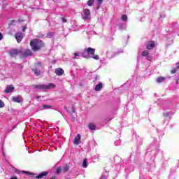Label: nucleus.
Returning <instances> with one entry per match:
<instances>
[{"mask_svg": "<svg viewBox=\"0 0 179 179\" xmlns=\"http://www.w3.org/2000/svg\"><path fill=\"white\" fill-rule=\"evenodd\" d=\"M23 173H24L25 174H31V173H30V172H27V171H24Z\"/></svg>", "mask_w": 179, "mask_h": 179, "instance_id": "nucleus-35", "label": "nucleus"}, {"mask_svg": "<svg viewBox=\"0 0 179 179\" xmlns=\"http://www.w3.org/2000/svg\"><path fill=\"white\" fill-rule=\"evenodd\" d=\"M22 31H26V27H22Z\"/></svg>", "mask_w": 179, "mask_h": 179, "instance_id": "nucleus-36", "label": "nucleus"}, {"mask_svg": "<svg viewBox=\"0 0 179 179\" xmlns=\"http://www.w3.org/2000/svg\"><path fill=\"white\" fill-rule=\"evenodd\" d=\"M3 38V36L2 35V33L0 32V40H2Z\"/></svg>", "mask_w": 179, "mask_h": 179, "instance_id": "nucleus-33", "label": "nucleus"}, {"mask_svg": "<svg viewBox=\"0 0 179 179\" xmlns=\"http://www.w3.org/2000/svg\"><path fill=\"white\" fill-rule=\"evenodd\" d=\"M33 55V52L30 49H27L21 55V58H26Z\"/></svg>", "mask_w": 179, "mask_h": 179, "instance_id": "nucleus-6", "label": "nucleus"}, {"mask_svg": "<svg viewBox=\"0 0 179 179\" xmlns=\"http://www.w3.org/2000/svg\"><path fill=\"white\" fill-rule=\"evenodd\" d=\"M62 20L63 23H66V22H67L66 18L62 17Z\"/></svg>", "mask_w": 179, "mask_h": 179, "instance_id": "nucleus-29", "label": "nucleus"}, {"mask_svg": "<svg viewBox=\"0 0 179 179\" xmlns=\"http://www.w3.org/2000/svg\"><path fill=\"white\" fill-rule=\"evenodd\" d=\"M8 54L11 58H16L19 54H22V50L11 49L9 50Z\"/></svg>", "mask_w": 179, "mask_h": 179, "instance_id": "nucleus-4", "label": "nucleus"}, {"mask_svg": "<svg viewBox=\"0 0 179 179\" xmlns=\"http://www.w3.org/2000/svg\"><path fill=\"white\" fill-rule=\"evenodd\" d=\"M62 170L63 173H66V172L69 171V166L66 165V166H63Z\"/></svg>", "mask_w": 179, "mask_h": 179, "instance_id": "nucleus-18", "label": "nucleus"}, {"mask_svg": "<svg viewBox=\"0 0 179 179\" xmlns=\"http://www.w3.org/2000/svg\"><path fill=\"white\" fill-rule=\"evenodd\" d=\"M147 59L148 61H152V57L151 56H149V55L147 56Z\"/></svg>", "mask_w": 179, "mask_h": 179, "instance_id": "nucleus-30", "label": "nucleus"}, {"mask_svg": "<svg viewBox=\"0 0 179 179\" xmlns=\"http://www.w3.org/2000/svg\"><path fill=\"white\" fill-rule=\"evenodd\" d=\"M41 62H36L35 63V66H41Z\"/></svg>", "mask_w": 179, "mask_h": 179, "instance_id": "nucleus-28", "label": "nucleus"}, {"mask_svg": "<svg viewBox=\"0 0 179 179\" xmlns=\"http://www.w3.org/2000/svg\"><path fill=\"white\" fill-rule=\"evenodd\" d=\"M47 176H48V172H43L41 174L38 175L36 178L40 179V178H45V177H47Z\"/></svg>", "mask_w": 179, "mask_h": 179, "instance_id": "nucleus-13", "label": "nucleus"}, {"mask_svg": "<svg viewBox=\"0 0 179 179\" xmlns=\"http://www.w3.org/2000/svg\"><path fill=\"white\" fill-rule=\"evenodd\" d=\"M142 57H148L149 55V51L143 50L141 53Z\"/></svg>", "mask_w": 179, "mask_h": 179, "instance_id": "nucleus-20", "label": "nucleus"}, {"mask_svg": "<svg viewBox=\"0 0 179 179\" xmlns=\"http://www.w3.org/2000/svg\"><path fill=\"white\" fill-rule=\"evenodd\" d=\"M10 179H17V177L15 176V177H12Z\"/></svg>", "mask_w": 179, "mask_h": 179, "instance_id": "nucleus-37", "label": "nucleus"}, {"mask_svg": "<svg viewBox=\"0 0 179 179\" xmlns=\"http://www.w3.org/2000/svg\"><path fill=\"white\" fill-rule=\"evenodd\" d=\"M13 90H15V87H13V85H8L6 87L4 92L6 93H12Z\"/></svg>", "mask_w": 179, "mask_h": 179, "instance_id": "nucleus-11", "label": "nucleus"}, {"mask_svg": "<svg viewBox=\"0 0 179 179\" xmlns=\"http://www.w3.org/2000/svg\"><path fill=\"white\" fill-rule=\"evenodd\" d=\"M64 108L66 110V106H64Z\"/></svg>", "mask_w": 179, "mask_h": 179, "instance_id": "nucleus-39", "label": "nucleus"}, {"mask_svg": "<svg viewBox=\"0 0 179 179\" xmlns=\"http://www.w3.org/2000/svg\"><path fill=\"white\" fill-rule=\"evenodd\" d=\"M33 87L36 89L37 90H50V89H55V84L49 83L48 85H34Z\"/></svg>", "mask_w": 179, "mask_h": 179, "instance_id": "nucleus-3", "label": "nucleus"}, {"mask_svg": "<svg viewBox=\"0 0 179 179\" xmlns=\"http://www.w3.org/2000/svg\"><path fill=\"white\" fill-rule=\"evenodd\" d=\"M71 111H72V113H73V114H75V113H76V110H75V108H71Z\"/></svg>", "mask_w": 179, "mask_h": 179, "instance_id": "nucleus-32", "label": "nucleus"}, {"mask_svg": "<svg viewBox=\"0 0 179 179\" xmlns=\"http://www.w3.org/2000/svg\"><path fill=\"white\" fill-rule=\"evenodd\" d=\"M101 89H103V84L100 83L95 86L94 90L95 92H100Z\"/></svg>", "mask_w": 179, "mask_h": 179, "instance_id": "nucleus-14", "label": "nucleus"}, {"mask_svg": "<svg viewBox=\"0 0 179 179\" xmlns=\"http://www.w3.org/2000/svg\"><path fill=\"white\" fill-rule=\"evenodd\" d=\"M78 55H78V53H76V52L74 53V56H75V57H78Z\"/></svg>", "mask_w": 179, "mask_h": 179, "instance_id": "nucleus-38", "label": "nucleus"}, {"mask_svg": "<svg viewBox=\"0 0 179 179\" xmlns=\"http://www.w3.org/2000/svg\"><path fill=\"white\" fill-rule=\"evenodd\" d=\"M95 52L96 49L92 48H87L85 49L82 54V57H83V58H93L97 61L99 60V55H95Z\"/></svg>", "mask_w": 179, "mask_h": 179, "instance_id": "nucleus-1", "label": "nucleus"}, {"mask_svg": "<svg viewBox=\"0 0 179 179\" xmlns=\"http://www.w3.org/2000/svg\"><path fill=\"white\" fill-rule=\"evenodd\" d=\"M36 99L38 101H40V99H41V96H36Z\"/></svg>", "mask_w": 179, "mask_h": 179, "instance_id": "nucleus-31", "label": "nucleus"}, {"mask_svg": "<svg viewBox=\"0 0 179 179\" xmlns=\"http://www.w3.org/2000/svg\"><path fill=\"white\" fill-rule=\"evenodd\" d=\"M127 19H128V17L127 16V15H122V20L123 22H127Z\"/></svg>", "mask_w": 179, "mask_h": 179, "instance_id": "nucleus-23", "label": "nucleus"}, {"mask_svg": "<svg viewBox=\"0 0 179 179\" xmlns=\"http://www.w3.org/2000/svg\"><path fill=\"white\" fill-rule=\"evenodd\" d=\"M96 1H103V0H96Z\"/></svg>", "mask_w": 179, "mask_h": 179, "instance_id": "nucleus-40", "label": "nucleus"}, {"mask_svg": "<svg viewBox=\"0 0 179 179\" xmlns=\"http://www.w3.org/2000/svg\"><path fill=\"white\" fill-rule=\"evenodd\" d=\"M33 72L36 75V76H40L41 74V71L38 70L37 69H33Z\"/></svg>", "mask_w": 179, "mask_h": 179, "instance_id": "nucleus-15", "label": "nucleus"}, {"mask_svg": "<svg viewBox=\"0 0 179 179\" xmlns=\"http://www.w3.org/2000/svg\"><path fill=\"white\" fill-rule=\"evenodd\" d=\"M30 45L33 51H40L44 47V42L38 39H34L30 41Z\"/></svg>", "mask_w": 179, "mask_h": 179, "instance_id": "nucleus-2", "label": "nucleus"}, {"mask_svg": "<svg viewBox=\"0 0 179 179\" xmlns=\"http://www.w3.org/2000/svg\"><path fill=\"white\" fill-rule=\"evenodd\" d=\"M176 68L179 69V62L176 64Z\"/></svg>", "mask_w": 179, "mask_h": 179, "instance_id": "nucleus-34", "label": "nucleus"}, {"mask_svg": "<svg viewBox=\"0 0 179 179\" xmlns=\"http://www.w3.org/2000/svg\"><path fill=\"white\" fill-rule=\"evenodd\" d=\"M83 167L84 169H87V159L85 158L83 162Z\"/></svg>", "mask_w": 179, "mask_h": 179, "instance_id": "nucleus-19", "label": "nucleus"}, {"mask_svg": "<svg viewBox=\"0 0 179 179\" xmlns=\"http://www.w3.org/2000/svg\"><path fill=\"white\" fill-rule=\"evenodd\" d=\"M155 47H156V44L153 41L148 42V43L146 45L147 50H152V48H155Z\"/></svg>", "mask_w": 179, "mask_h": 179, "instance_id": "nucleus-9", "label": "nucleus"}, {"mask_svg": "<svg viewBox=\"0 0 179 179\" xmlns=\"http://www.w3.org/2000/svg\"><path fill=\"white\" fill-rule=\"evenodd\" d=\"M80 138H81L80 134H77V136L75 137L74 141H73L74 145H78L80 144Z\"/></svg>", "mask_w": 179, "mask_h": 179, "instance_id": "nucleus-12", "label": "nucleus"}, {"mask_svg": "<svg viewBox=\"0 0 179 179\" xmlns=\"http://www.w3.org/2000/svg\"><path fill=\"white\" fill-rule=\"evenodd\" d=\"M102 3H103V1H98L96 2V9H100V6H101Z\"/></svg>", "mask_w": 179, "mask_h": 179, "instance_id": "nucleus-21", "label": "nucleus"}, {"mask_svg": "<svg viewBox=\"0 0 179 179\" xmlns=\"http://www.w3.org/2000/svg\"><path fill=\"white\" fill-rule=\"evenodd\" d=\"M88 127L91 131H94V129H96V124L94 123H90Z\"/></svg>", "mask_w": 179, "mask_h": 179, "instance_id": "nucleus-17", "label": "nucleus"}, {"mask_svg": "<svg viewBox=\"0 0 179 179\" xmlns=\"http://www.w3.org/2000/svg\"><path fill=\"white\" fill-rule=\"evenodd\" d=\"M84 16L83 19L84 20H90V10L87 8H85L83 10Z\"/></svg>", "mask_w": 179, "mask_h": 179, "instance_id": "nucleus-5", "label": "nucleus"}, {"mask_svg": "<svg viewBox=\"0 0 179 179\" xmlns=\"http://www.w3.org/2000/svg\"><path fill=\"white\" fill-rule=\"evenodd\" d=\"M12 100L14 103H22V101H23V98L20 96H13Z\"/></svg>", "mask_w": 179, "mask_h": 179, "instance_id": "nucleus-10", "label": "nucleus"}, {"mask_svg": "<svg viewBox=\"0 0 179 179\" xmlns=\"http://www.w3.org/2000/svg\"><path fill=\"white\" fill-rule=\"evenodd\" d=\"M61 171H62V168L58 167L56 170V174H61Z\"/></svg>", "mask_w": 179, "mask_h": 179, "instance_id": "nucleus-24", "label": "nucleus"}, {"mask_svg": "<svg viewBox=\"0 0 179 179\" xmlns=\"http://www.w3.org/2000/svg\"><path fill=\"white\" fill-rule=\"evenodd\" d=\"M164 80H166V78L164 77H158L157 78V83H162V82H164Z\"/></svg>", "mask_w": 179, "mask_h": 179, "instance_id": "nucleus-16", "label": "nucleus"}, {"mask_svg": "<svg viewBox=\"0 0 179 179\" xmlns=\"http://www.w3.org/2000/svg\"><path fill=\"white\" fill-rule=\"evenodd\" d=\"M15 37L17 41V43H22V40H23V34L22 32H17L15 34Z\"/></svg>", "mask_w": 179, "mask_h": 179, "instance_id": "nucleus-7", "label": "nucleus"}, {"mask_svg": "<svg viewBox=\"0 0 179 179\" xmlns=\"http://www.w3.org/2000/svg\"><path fill=\"white\" fill-rule=\"evenodd\" d=\"M94 3V1H88L87 3V5L88 6H93V4Z\"/></svg>", "mask_w": 179, "mask_h": 179, "instance_id": "nucleus-22", "label": "nucleus"}, {"mask_svg": "<svg viewBox=\"0 0 179 179\" xmlns=\"http://www.w3.org/2000/svg\"><path fill=\"white\" fill-rule=\"evenodd\" d=\"M3 107H5V103H3L1 99H0V108H3Z\"/></svg>", "mask_w": 179, "mask_h": 179, "instance_id": "nucleus-25", "label": "nucleus"}, {"mask_svg": "<svg viewBox=\"0 0 179 179\" xmlns=\"http://www.w3.org/2000/svg\"><path fill=\"white\" fill-rule=\"evenodd\" d=\"M55 73H56L57 76H62V75L65 73V71H64V69H62V68H57L55 69Z\"/></svg>", "mask_w": 179, "mask_h": 179, "instance_id": "nucleus-8", "label": "nucleus"}, {"mask_svg": "<svg viewBox=\"0 0 179 179\" xmlns=\"http://www.w3.org/2000/svg\"><path fill=\"white\" fill-rule=\"evenodd\" d=\"M42 107L45 109L52 108V106L50 105H43Z\"/></svg>", "mask_w": 179, "mask_h": 179, "instance_id": "nucleus-26", "label": "nucleus"}, {"mask_svg": "<svg viewBox=\"0 0 179 179\" xmlns=\"http://www.w3.org/2000/svg\"><path fill=\"white\" fill-rule=\"evenodd\" d=\"M177 72V69L174 68L171 70V73L174 74Z\"/></svg>", "mask_w": 179, "mask_h": 179, "instance_id": "nucleus-27", "label": "nucleus"}]
</instances>
